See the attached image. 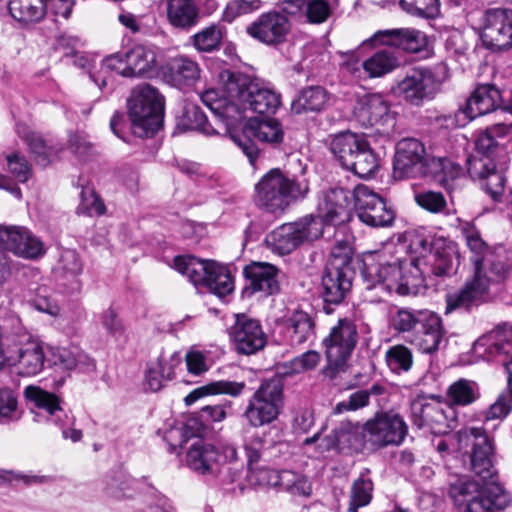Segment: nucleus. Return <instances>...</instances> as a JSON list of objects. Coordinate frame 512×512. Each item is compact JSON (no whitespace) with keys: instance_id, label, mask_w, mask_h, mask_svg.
<instances>
[{"instance_id":"4c0bfd02","label":"nucleus","mask_w":512,"mask_h":512,"mask_svg":"<svg viewBox=\"0 0 512 512\" xmlns=\"http://www.w3.org/2000/svg\"><path fill=\"white\" fill-rule=\"evenodd\" d=\"M367 139L362 134L351 131L340 132L330 141V150L340 164L346 168L355 159Z\"/></svg>"},{"instance_id":"5fc2aeb1","label":"nucleus","mask_w":512,"mask_h":512,"mask_svg":"<svg viewBox=\"0 0 512 512\" xmlns=\"http://www.w3.org/2000/svg\"><path fill=\"white\" fill-rule=\"evenodd\" d=\"M400 5L407 13L422 18H433L439 13V0H400Z\"/></svg>"},{"instance_id":"393cba45","label":"nucleus","mask_w":512,"mask_h":512,"mask_svg":"<svg viewBox=\"0 0 512 512\" xmlns=\"http://www.w3.org/2000/svg\"><path fill=\"white\" fill-rule=\"evenodd\" d=\"M0 245L26 259H37L45 254L43 242L22 226L0 225Z\"/></svg>"},{"instance_id":"dca6fc26","label":"nucleus","mask_w":512,"mask_h":512,"mask_svg":"<svg viewBox=\"0 0 512 512\" xmlns=\"http://www.w3.org/2000/svg\"><path fill=\"white\" fill-rule=\"evenodd\" d=\"M281 407L282 387L279 381H264L249 399L244 417L252 427H261L273 422Z\"/></svg>"},{"instance_id":"6e6d98bb","label":"nucleus","mask_w":512,"mask_h":512,"mask_svg":"<svg viewBox=\"0 0 512 512\" xmlns=\"http://www.w3.org/2000/svg\"><path fill=\"white\" fill-rule=\"evenodd\" d=\"M355 433L345 428L335 429L331 434L322 438L318 444L321 452L332 449L342 450L352 445Z\"/></svg>"},{"instance_id":"39448f33","label":"nucleus","mask_w":512,"mask_h":512,"mask_svg":"<svg viewBox=\"0 0 512 512\" xmlns=\"http://www.w3.org/2000/svg\"><path fill=\"white\" fill-rule=\"evenodd\" d=\"M421 259H397L392 263L372 265L363 271L368 289L379 288L402 296L416 295L424 286L425 270Z\"/></svg>"},{"instance_id":"9d476101","label":"nucleus","mask_w":512,"mask_h":512,"mask_svg":"<svg viewBox=\"0 0 512 512\" xmlns=\"http://www.w3.org/2000/svg\"><path fill=\"white\" fill-rule=\"evenodd\" d=\"M322 234V220L313 215H307L298 221L285 223L274 229L266 236V243L273 252L286 255L300 245L317 240Z\"/></svg>"},{"instance_id":"603ef678","label":"nucleus","mask_w":512,"mask_h":512,"mask_svg":"<svg viewBox=\"0 0 512 512\" xmlns=\"http://www.w3.org/2000/svg\"><path fill=\"white\" fill-rule=\"evenodd\" d=\"M221 39V29L215 25L208 26L191 37L193 46L201 52H212L217 49Z\"/></svg>"},{"instance_id":"4d7b16f0","label":"nucleus","mask_w":512,"mask_h":512,"mask_svg":"<svg viewBox=\"0 0 512 512\" xmlns=\"http://www.w3.org/2000/svg\"><path fill=\"white\" fill-rule=\"evenodd\" d=\"M19 418L18 400L10 388H0V421H13Z\"/></svg>"},{"instance_id":"ddd939ff","label":"nucleus","mask_w":512,"mask_h":512,"mask_svg":"<svg viewBox=\"0 0 512 512\" xmlns=\"http://www.w3.org/2000/svg\"><path fill=\"white\" fill-rule=\"evenodd\" d=\"M358 341L355 323L349 319H340L323 339L327 367L325 373L333 378L343 370Z\"/></svg>"},{"instance_id":"09e8293b","label":"nucleus","mask_w":512,"mask_h":512,"mask_svg":"<svg viewBox=\"0 0 512 512\" xmlns=\"http://www.w3.org/2000/svg\"><path fill=\"white\" fill-rule=\"evenodd\" d=\"M429 310L398 309L391 318V325L398 332L415 331Z\"/></svg>"},{"instance_id":"a18cd8bd","label":"nucleus","mask_w":512,"mask_h":512,"mask_svg":"<svg viewBox=\"0 0 512 512\" xmlns=\"http://www.w3.org/2000/svg\"><path fill=\"white\" fill-rule=\"evenodd\" d=\"M327 102L326 91L319 86L303 89L293 102L292 108L296 113L303 111H320Z\"/></svg>"},{"instance_id":"e2e57ef3","label":"nucleus","mask_w":512,"mask_h":512,"mask_svg":"<svg viewBox=\"0 0 512 512\" xmlns=\"http://www.w3.org/2000/svg\"><path fill=\"white\" fill-rule=\"evenodd\" d=\"M370 393L367 390H358L352 393L348 399L336 404L334 412L337 414L346 411H355L368 405Z\"/></svg>"},{"instance_id":"ea45409f","label":"nucleus","mask_w":512,"mask_h":512,"mask_svg":"<svg viewBox=\"0 0 512 512\" xmlns=\"http://www.w3.org/2000/svg\"><path fill=\"white\" fill-rule=\"evenodd\" d=\"M165 80L173 86L181 87L194 83L200 77L199 65L186 57L172 59L164 68Z\"/></svg>"},{"instance_id":"4468645a","label":"nucleus","mask_w":512,"mask_h":512,"mask_svg":"<svg viewBox=\"0 0 512 512\" xmlns=\"http://www.w3.org/2000/svg\"><path fill=\"white\" fill-rule=\"evenodd\" d=\"M411 250L416 254L413 259H421L424 277L432 273L436 276H448L458 265L457 252L453 245L446 244L443 239H435L432 243L425 238L415 236L410 243Z\"/></svg>"},{"instance_id":"f704fd0d","label":"nucleus","mask_w":512,"mask_h":512,"mask_svg":"<svg viewBox=\"0 0 512 512\" xmlns=\"http://www.w3.org/2000/svg\"><path fill=\"white\" fill-rule=\"evenodd\" d=\"M512 349V326H503L479 338L473 345L475 354L490 359L496 354H510Z\"/></svg>"},{"instance_id":"a211bd4d","label":"nucleus","mask_w":512,"mask_h":512,"mask_svg":"<svg viewBox=\"0 0 512 512\" xmlns=\"http://www.w3.org/2000/svg\"><path fill=\"white\" fill-rule=\"evenodd\" d=\"M441 82L435 73L427 68H415L392 87L393 93L406 102L420 106L434 99L439 92Z\"/></svg>"},{"instance_id":"a878e982","label":"nucleus","mask_w":512,"mask_h":512,"mask_svg":"<svg viewBox=\"0 0 512 512\" xmlns=\"http://www.w3.org/2000/svg\"><path fill=\"white\" fill-rule=\"evenodd\" d=\"M230 337L238 353L251 355L263 349L267 337L260 322L244 314L236 316L234 325L230 328Z\"/></svg>"},{"instance_id":"a19ab883","label":"nucleus","mask_w":512,"mask_h":512,"mask_svg":"<svg viewBox=\"0 0 512 512\" xmlns=\"http://www.w3.org/2000/svg\"><path fill=\"white\" fill-rule=\"evenodd\" d=\"M10 15L19 23L29 25L40 22L48 11L47 0H10Z\"/></svg>"},{"instance_id":"0eeeda50","label":"nucleus","mask_w":512,"mask_h":512,"mask_svg":"<svg viewBox=\"0 0 512 512\" xmlns=\"http://www.w3.org/2000/svg\"><path fill=\"white\" fill-rule=\"evenodd\" d=\"M164 111V98L151 85L135 87L128 99V114L132 131L138 137L154 135L161 127Z\"/></svg>"},{"instance_id":"2eb2a0df","label":"nucleus","mask_w":512,"mask_h":512,"mask_svg":"<svg viewBox=\"0 0 512 512\" xmlns=\"http://www.w3.org/2000/svg\"><path fill=\"white\" fill-rule=\"evenodd\" d=\"M236 447L229 443L219 447L205 441L195 439L186 453V465L199 475H213L220 471L222 465L237 460Z\"/></svg>"},{"instance_id":"6e6552de","label":"nucleus","mask_w":512,"mask_h":512,"mask_svg":"<svg viewBox=\"0 0 512 512\" xmlns=\"http://www.w3.org/2000/svg\"><path fill=\"white\" fill-rule=\"evenodd\" d=\"M174 268L195 285L206 286L211 293L222 298L234 289V282L227 266L215 261L201 260L191 255L177 256Z\"/></svg>"},{"instance_id":"58836bf2","label":"nucleus","mask_w":512,"mask_h":512,"mask_svg":"<svg viewBox=\"0 0 512 512\" xmlns=\"http://www.w3.org/2000/svg\"><path fill=\"white\" fill-rule=\"evenodd\" d=\"M252 292L273 294L278 289L277 268L266 262H252L244 268Z\"/></svg>"},{"instance_id":"f8f14e48","label":"nucleus","mask_w":512,"mask_h":512,"mask_svg":"<svg viewBox=\"0 0 512 512\" xmlns=\"http://www.w3.org/2000/svg\"><path fill=\"white\" fill-rule=\"evenodd\" d=\"M354 276L349 247H334L322 276L325 301L332 304L342 302L352 287Z\"/></svg>"},{"instance_id":"473e14b6","label":"nucleus","mask_w":512,"mask_h":512,"mask_svg":"<svg viewBox=\"0 0 512 512\" xmlns=\"http://www.w3.org/2000/svg\"><path fill=\"white\" fill-rule=\"evenodd\" d=\"M336 5L337 0H286L285 10L300 13L310 24H322L331 17Z\"/></svg>"},{"instance_id":"5701e85b","label":"nucleus","mask_w":512,"mask_h":512,"mask_svg":"<svg viewBox=\"0 0 512 512\" xmlns=\"http://www.w3.org/2000/svg\"><path fill=\"white\" fill-rule=\"evenodd\" d=\"M353 117L363 127H376L379 132L392 129L395 116L389 102L381 94H366L353 108Z\"/></svg>"},{"instance_id":"bb28decb","label":"nucleus","mask_w":512,"mask_h":512,"mask_svg":"<svg viewBox=\"0 0 512 512\" xmlns=\"http://www.w3.org/2000/svg\"><path fill=\"white\" fill-rule=\"evenodd\" d=\"M427 314L413 332L410 343L421 353L432 354L439 350L446 331L442 318L437 313L429 310Z\"/></svg>"},{"instance_id":"79ce46f5","label":"nucleus","mask_w":512,"mask_h":512,"mask_svg":"<svg viewBox=\"0 0 512 512\" xmlns=\"http://www.w3.org/2000/svg\"><path fill=\"white\" fill-rule=\"evenodd\" d=\"M245 387V382L229 380L213 381L191 391L184 398V401L186 405L190 406L199 399L210 395L226 394L231 397H238L242 394Z\"/></svg>"},{"instance_id":"774afa93","label":"nucleus","mask_w":512,"mask_h":512,"mask_svg":"<svg viewBox=\"0 0 512 512\" xmlns=\"http://www.w3.org/2000/svg\"><path fill=\"white\" fill-rule=\"evenodd\" d=\"M321 356L317 351L310 350L291 360V370L293 373H301L314 369L320 362Z\"/></svg>"},{"instance_id":"13d9d810","label":"nucleus","mask_w":512,"mask_h":512,"mask_svg":"<svg viewBox=\"0 0 512 512\" xmlns=\"http://www.w3.org/2000/svg\"><path fill=\"white\" fill-rule=\"evenodd\" d=\"M494 169L496 164L489 156H471L467 159V171L474 180L481 182Z\"/></svg>"},{"instance_id":"1a4fd4ad","label":"nucleus","mask_w":512,"mask_h":512,"mask_svg":"<svg viewBox=\"0 0 512 512\" xmlns=\"http://www.w3.org/2000/svg\"><path fill=\"white\" fill-rule=\"evenodd\" d=\"M155 63V54L138 45L125 55L115 54L105 58L96 71L90 73L91 80L103 89L112 81L113 75L137 77L148 72Z\"/></svg>"},{"instance_id":"412c9836","label":"nucleus","mask_w":512,"mask_h":512,"mask_svg":"<svg viewBox=\"0 0 512 512\" xmlns=\"http://www.w3.org/2000/svg\"><path fill=\"white\" fill-rule=\"evenodd\" d=\"M365 436L377 447L399 446L408 433L402 416L394 412L376 414L364 425Z\"/></svg>"},{"instance_id":"7c9ffc66","label":"nucleus","mask_w":512,"mask_h":512,"mask_svg":"<svg viewBox=\"0 0 512 512\" xmlns=\"http://www.w3.org/2000/svg\"><path fill=\"white\" fill-rule=\"evenodd\" d=\"M350 192L343 188H333L323 193L318 202V216L324 222H343L348 218L350 208Z\"/></svg>"},{"instance_id":"c03bdc74","label":"nucleus","mask_w":512,"mask_h":512,"mask_svg":"<svg viewBox=\"0 0 512 512\" xmlns=\"http://www.w3.org/2000/svg\"><path fill=\"white\" fill-rule=\"evenodd\" d=\"M370 470L364 469L355 479L350 489V500L347 508L348 512H358V509L370 504L374 485L369 477Z\"/></svg>"},{"instance_id":"7ed1b4c3","label":"nucleus","mask_w":512,"mask_h":512,"mask_svg":"<svg viewBox=\"0 0 512 512\" xmlns=\"http://www.w3.org/2000/svg\"><path fill=\"white\" fill-rule=\"evenodd\" d=\"M461 232L469 250L474 254V274L463 288L446 296L445 314L457 309L469 310L473 305L484 301L489 288L501 282L507 273L502 263H488L486 253L488 245L482 239L479 230L470 222L461 224Z\"/></svg>"},{"instance_id":"f3484780","label":"nucleus","mask_w":512,"mask_h":512,"mask_svg":"<svg viewBox=\"0 0 512 512\" xmlns=\"http://www.w3.org/2000/svg\"><path fill=\"white\" fill-rule=\"evenodd\" d=\"M411 420L417 428H427L434 434H446L457 425L454 409L434 398L415 399L411 403Z\"/></svg>"},{"instance_id":"f257e3e1","label":"nucleus","mask_w":512,"mask_h":512,"mask_svg":"<svg viewBox=\"0 0 512 512\" xmlns=\"http://www.w3.org/2000/svg\"><path fill=\"white\" fill-rule=\"evenodd\" d=\"M459 449L472 446L470 468L478 480L469 477L457 479L449 494L460 512H512V501L498 480L493 465V444L482 427H471L458 432Z\"/></svg>"},{"instance_id":"4be33fe9","label":"nucleus","mask_w":512,"mask_h":512,"mask_svg":"<svg viewBox=\"0 0 512 512\" xmlns=\"http://www.w3.org/2000/svg\"><path fill=\"white\" fill-rule=\"evenodd\" d=\"M481 39L483 44L491 50L510 49L512 47V10L488 9L482 17Z\"/></svg>"},{"instance_id":"0e129e2a","label":"nucleus","mask_w":512,"mask_h":512,"mask_svg":"<svg viewBox=\"0 0 512 512\" xmlns=\"http://www.w3.org/2000/svg\"><path fill=\"white\" fill-rule=\"evenodd\" d=\"M512 408V392H503L486 412V420L502 419Z\"/></svg>"},{"instance_id":"b1692460","label":"nucleus","mask_w":512,"mask_h":512,"mask_svg":"<svg viewBox=\"0 0 512 512\" xmlns=\"http://www.w3.org/2000/svg\"><path fill=\"white\" fill-rule=\"evenodd\" d=\"M290 30L291 23L288 17L277 11L262 13L246 26V33L251 38L268 46L284 43Z\"/></svg>"},{"instance_id":"2f4dec72","label":"nucleus","mask_w":512,"mask_h":512,"mask_svg":"<svg viewBox=\"0 0 512 512\" xmlns=\"http://www.w3.org/2000/svg\"><path fill=\"white\" fill-rule=\"evenodd\" d=\"M50 356L52 364L63 371L77 370L82 373H89L96 369L94 359L75 345L51 348Z\"/></svg>"},{"instance_id":"c756f323","label":"nucleus","mask_w":512,"mask_h":512,"mask_svg":"<svg viewBox=\"0 0 512 512\" xmlns=\"http://www.w3.org/2000/svg\"><path fill=\"white\" fill-rule=\"evenodd\" d=\"M167 22L175 29L189 31L199 21L200 10L195 0H161Z\"/></svg>"},{"instance_id":"9b49d317","label":"nucleus","mask_w":512,"mask_h":512,"mask_svg":"<svg viewBox=\"0 0 512 512\" xmlns=\"http://www.w3.org/2000/svg\"><path fill=\"white\" fill-rule=\"evenodd\" d=\"M223 128L225 133L247 156L251 164H254L259 153L257 146L251 139L252 137L269 144L280 143L284 137L281 124L272 118H250L245 124Z\"/></svg>"},{"instance_id":"c85d7f7f","label":"nucleus","mask_w":512,"mask_h":512,"mask_svg":"<svg viewBox=\"0 0 512 512\" xmlns=\"http://www.w3.org/2000/svg\"><path fill=\"white\" fill-rule=\"evenodd\" d=\"M501 101L500 91L492 85L477 87L466 103L457 113V117L464 116V120L471 121L478 116L494 111Z\"/></svg>"},{"instance_id":"bf43d9fd","label":"nucleus","mask_w":512,"mask_h":512,"mask_svg":"<svg viewBox=\"0 0 512 512\" xmlns=\"http://www.w3.org/2000/svg\"><path fill=\"white\" fill-rule=\"evenodd\" d=\"M187 370L194 376H200L210 369L207 353L191 348L185 355Z\"/></svg>"},{"instance_id":"c9c22d12","label":"nucleus","mask_w":512,"mask_h":512,"mask_svg":"<svg viewBox=\"0 0 512 512\" xmlns=\"http://www.w3.org/2000/svg\"><path fill=\"white\" fill-rule=\"evenodd\" d=\"M314 321L302 311H293L284 321L283 335L290 346L301 345L314 336Z\"/></svg>"},{"instance_id":"338daca9","label":"nucleus","mask_w":512,"mask_h":512,"mask_svg":"<svg viewBox=\"0 0 512 512\" xmlns=\"http://www.w3.org/2000/svg\"><path fill=\"white\" fill-rule=\"evenodd\" d=\"M26 142L31 151L36 155L38 162L42 165H46L50 162L52 151L47 147L45 141L40 135L31 132L26 136Z\"/></svg>"},{"instance_id":"72a5a7b5","label":"nucleus","mask_w":512,"mask_h":512,"mask_svg":"<svg viewBox=\"0 0 512 512\" xmlns=\"http://www.w3.org/2000/svg\"><path fill=\"white\" fill-rule=\"evenodd\" d=\"M23 395L29 403L45 413L48 421L59 424L61 418L68 419V414L60 406L59 397L54 393L36 385H28Z\"/></svg>"},{"instance_id":"6ab92c4d","label":"nucleus","mask_w":512,"mask_h":512,"mask_svg":"<svg viewBox=\"0 0 512 512\" xmlns=\"http://www.w3.org/2000/svg\"><path fill=\"white\" fill-rule=\"evenodd\" d=\"M354 207L358 218L371 227H389L395 213L384 199L366 185H358L353 190Z\"/></svg>"},{"instance_id":"aec40b11","label":"nucleus","mask_w":512,"mask_h":512,"mask_svg":"<svg viewBox=\"0 0 512 512\" xmlns=\"http://www.w3.org/2000/svg\"><path fill=\"white\" fill-rule=\"evenodd\" d=\"M45 359L43 345L38 339L23 334L13 340L9 367H14L18 375L32 377L40 374Z\"/></svg>"},{"instance_id":"864d4df0","label":"nucleus","mask_w":512,"mask_h":512,"mask_svg":"<svg viewBox=\"0 0 512 512\" xmlns=\"http://www.w3.org/2000/svg\"><path fill=\"white\" fill-rule=\"evenodd\" d=\"M184 118L188 129L197 130L205 135L220 134L216 128L208 123L206 115L196 105L186 106Z\"/></svg>"},{"instance_id":"f03ea898","label":"nucleus","mask_w":512,"mask_h":512,"mask_svg":"<svg viewBox=\"0 0 512 512\" xmlns=\"http://www.w3.org/2000/svg\"><path fill=\"white\" fill-rule=\"evenodd\" d=\"M217 89L201 94V101L223 127L241 125L246 111L274 114L281 104L280 95L265 83L242 73L223 70L218 75Z\"/></svg>"},{"instance_id":"20e7f679","label":"nucleus","mask_w":512,"mask_h":512,"mask_svg":"<svg viewBox=\"0 0 512 512\" xmlns=\"http://www.w3.org/2000/svg\"><path fill=\"white\" fill-rule=\"evenodd\" d=\"M462 168L440 157H429L423 143L414 138H405L398 142L393 161V176L403 180L418 177L438 178L448 190L455 187L452 183L460 178Z\"/></svg>"},{"instance_id":"8fccbe9b","label":"nucleus","mask_w":512,"mask_h":512,"mask_svg":"<svg viewBox=\"0 0 512 512\" xmlns=\"http://www.w3.org/2000/svg\"><path fill=\"white\" fill-rule=\"evenodd\" d=\"M387 366L393 373L407 372L413 365L411 350L404 345L390 347L385 354Z\"/></svg>"},{"instance_id":"cd10ccee","label":"nucleus","mask_w":512,"mask_h":512,"mask_svg":"<svg viewBox=\"0 0 512 512\" xmlns=\"http://www.w3.org/2000/svg\"><path fill=\"white\" fill-rule=\"evenodd\" d=\"M368 41L393 46L409 53L420 52L428 44L425 33L414 28L379 30Z\"/></svg>"},{"instance_id":"052dcab7","label":"nucleus","mask_w":512,"mask_h":512,"mask_svg":"<svg viewBox=\"0 0 512 512\" xmlns=\"http://www.w3.org/2000/svg\"><path fill=\"white\" fill-rule=\"evenodd\" d=\"M261 6V0H233L225 8L224 19L231 22L240 15L260 9Z\"/></svg>"},{"instance_id":"37998d69","label":"nucleus","mask_w":512,"mask_h":512,"mask_svg":"<svg viewBox=\"0 0 512 512\" xmlns=\"http://www.w3.org/2000/svg\"><path fill=\"white\" fill-rule=\"evenodd\" d=\"M400 61L394 52L386 49L378 50L362 61L363 72L369 78H380L399 67Z\"/></svg>"},{"instance_id":"de8ad7c7","label":"nucleus","mask_w":512,"mask_h":512,"mask_svg":"<svg viewBox=\"0 0 512 512\" xmlns=\"http://www.w3.org/2000/svg\"><path fill=\"white\" fill-rule=\"evenodd\" d=\"M379 166L377 155L370 147L368 141L360 149V152L355 156L352 164H349L346 169L352 171L354 174L361 178H367L377 171Z\"/></svg>"},{"instance_id":"69168bd1","label":"nucleus","mask_w":512,"mask_h":512,"mask_svg":"<svg viewBox=\"0 0 512 512\" xmlns=\"http://www.w3.org/2000/svg\"><path fill=\"white\" fill-rule=\"evenodd\" d=\"M504 181V176L494 169L481 181V186L494 201H499L504 191Z\"/></svg>"},{"instance_id":"3c124183","label":"nucleus","mask_w":512,"mask_h":512,"mask_svg":"<svg viewBox=\"0 0 512 512\" xmlns=\"http://www.w3.org/2000/svg\"><path fill=\"white\" fill-rule=\"evenodd\" d=\"M414 200L422 209L433 214H449L448 204L441 192L426 190L415 193Z\"/></svg>"},{"instance_id":"e433bc0d","label":"nucleus","mask_w":512,"mask_h":512,"mask_svg":"<svg viewBox=\"0 0 512 512\" xmlns=\"http://www.w3.org/2000/svg\"><path fill=\"white\" fill-rule=\"evenodd\" d=\"M82 270V262L74 250L62 251L55 268V274L59 284L65 286L69 293L78 292L81 289L79 275Z\"/></svg>"},{"instance_id":"49530a36","label":"nucleus","mask_w":512,"mask_h":512,"mask_svg":"<svg viewBox=\"0 0 512 512\" xmlns=\"http://www.w3.org/2000/svg\"><path fill=\"white\" fill-rule=\"evenodd\" d=\"M479 397L478 385L467 379H459L447 390V399L451 404L466 406Z\"/></svg>"},{"instance_id":"680f3d73","label":"nucleus","mask_w":512,"mask_h":512,"mask_svg":"<svg viewBox=\"0 0 512 512\" xmlns=\"http://www.w3.org/2000/svg\"><path fill=\"white\" fill-rule=\"evenodd\" d=\"M8 169L19 182H26L32 173L28 161L23 155L13 153L7 156Z\"/></svg>"},{"instance_id":"423d86ee","label":"nucleus","mask_w":512,"mask_h":512,"mask_svg":"<svg viewBox=\"0 0 512 512\" xmlns=\"http://www.w3.org/2000/svg\"><path fill=\"white\" fill-rule=\"evenodd\" d=\"M309 184L304 177H288L280 169H271L255 186V203L261 209L283 213L291 202L304 198Z\"/></svg>"}]
</instances>
